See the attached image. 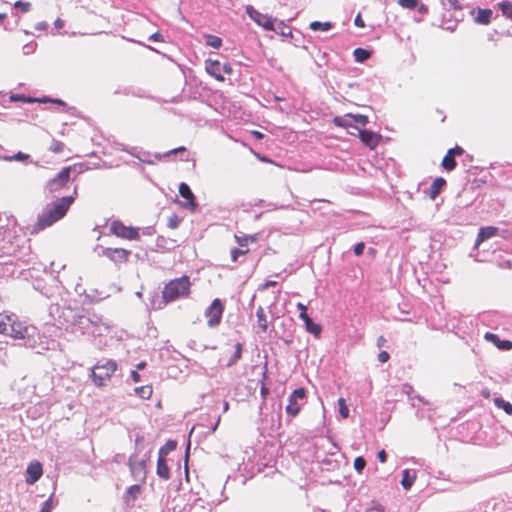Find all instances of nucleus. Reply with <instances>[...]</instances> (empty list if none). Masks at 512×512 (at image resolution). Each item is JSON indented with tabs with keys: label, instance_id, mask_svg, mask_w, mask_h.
Masks as SVG:
<instances>
[{
	"label": "nucleus",
	"instance_id": "nucleus-1",
	"mask_svg": "<svg viewBox=\"0 0 512 512\" xmlns=\"http://www.w3.org/2000/svg\"><path fill=\"white\" fill-rule=\"evenodd\" d=\"M67 329L71 328L73 332L79 331L81 334L101 335L103 328L107 327L103 323L102 316L84 309L63 308L61 316Z\"/></svg>",
	"mask_w": 512,
	"mask_h": 512
},
{
	"label": "nucleus",
	"instance_id": "nucleus-2",
	"mask_svg": "<svg viewBox=\"0 0 512 512\" xmlns=\"http://www.w3.org/2000/svg\"><path fill=\"white\" fill-rule=\"evenodd\" d=\"M74 200L75 196L71 195L59 198L47 205L44 211L38 215L36 227L43 230L62 219L73 204Z\"/></svg>",
	"mask_w": 512,
	"mask_h": 512
},
{
	"label": "nucleus",
	"instance_id": "nucleus-3",
	"mask_svg": "<svg viewBox=\"0 0 512 512\" xmlns=\"http://www.w3.org/2000/svg\"><path fill=\"white\" fill-rule=\"evenodd\" d=\"M4 330L5 335L12 337L14 340L18 341L16 345L23 346L26 348H35L37 344V339L34 335L35 328L24 326L22 323L11 321L9 317H7V325H4L2 328Z\"/></svg>",
	"mask_w": 512,
	"mask_h": 512
},
{
	"label": "nucleus",
	"instance_id": "nucleus-4",
	"mask_svg": "<svg viewBox=\"0 0 512 512\" xmlns=\"http://www.w3.org/2000/svg\"><path fill=\"white\" fill-rule=\"evenodd\" d=\"M191 282L188 276L184 275L171 280L164 286L162 297L165 303L175 301L187 296L190 292Z\"/></svg>",
	"mask_w": 512,
	"mask_h": 512
},
{
	"label": "nucleus",
	"instance_id": "nucleus-5",
	"mask_svg": "<svg viewBox=\"0 0 512 512\" xmlns=\"http://www.w3.org/2000/svg\"><path fill=\"white\" fill-rule=\"evenodd\" d=\"M117 369L114 360H107L105 363H98L92 368V379L97 386H103L105 381L110 379Z\"/></svg>",
	"mask_w": 512,
	"mask_h": 512
},
{
	"label": "nucleus",
	"instance_id": "nucleus-6",
	"mask_svg": "<svg viewBox=\"0 0 512 512\" xmlns=\"http://www.w3.org/2000/svg\"><path fill=\"white\" fill-rule=\"evenodd\" d=\"M224 306L220 299L216 298L205 310V317L208 318L207 325L210 328L218 326L221 322Z\"/></svg>",
	"mask_w": 512,
	"mask_h": 512
},
{
	"label": "nucleus",
	"instance_id": "nucleus-7",
	"mask_svg": "<svg viewBox=\"0 0 512 512\" xmlns=\"http://www.w3.org/2000/svg\"><path fill=\"white\" fill-rule=\"evenodd\" d=\"M71 170V166L62 168L54 178L47 182L45 190L52 194L65 187L70 179Z\"/></svg>",
	"mask_w": 512,
	"mask_h": 512
},
{
	"label": "nucleus",
	"instance_id": "nucleus-8",
	"mask_svg": "<svg viewBox=\"0 0 512 512\" xmlns=\"http://www.w3.org/2000/svg\"><path fill=\"white\" fill-rule=\"evenodd\" d=\"M245 12L249 18L253 20L258 26L264 28L267 31L274 29L273 22H276V18L259 12L252 5H247L245 7Z\"/></svg>",
	"mask_w": 512,
	"mask_h": 512
},
{
	"label": "nucleus",
	"instance_id": "nucleus-9",
	"mask_svg": "<svg viewBox=\"0 0 512 512\" xmlns=\"http://www.w3.org/2000/svg\"><path fill=\"white\" fill-rule=\"evenodd\" d=\"M110 231L117 237L127 240H137L139 238L138 229L128 227L119 220L111 223Z\"/></svg>",
	"mask_w": 512,
	"mask_h": 512
},
{
	"label": "nucleus",
	"instance_id": "nucleus-10",
	"mask_svg": "<svg viewBox=\"0 0 512 512\" xmlns=\"http://www.w3.org/2000/svg\"><path fill=\"white\" fill-rule=\"evenodd\" d=\"M305 397L306 390L304 388L293 390V392L288 397V404L285 408L286 413L291 417L297 416L301 410V405L298 403V401L304 400Z\"/></svg>",
	"mask_w": 512,
	"mask_h": 512
},
{
	"label": "nucleus",
	"instance_id": "nucleus-11",
	"mask_svg": "<svg viewBox=\"0 0 512 512\" xmlns=\"http://www.w3.org/2000/svg\"><path fill=\"white\" fill-rule=\"evenodd\" d=\"M131 251L123 248H103L102 255L114 263H124L128 260Z\"/></svg>",
	"mask_w": 512,
	"mask_h": 512
},
{
	"label": "nucleus",
	"instance_id": "nucleus-12",
	"mask_svg": "<svg viewBox=\"0 0 512 512\" xmlns=\"http://www.w3.org/2000/svg\"><path fill=\"white\" fill-rule=\"evenodd\" d=\"M10 101L11 102H23V103H35V102H39V103H47V102H52V103H55V104H58V105H66L64 101L60 100V99H51L49 97H46L44 96L43 98H34V97H31V96H26L24 94H12L10 96Z\"/></svg>",
	"mask_w": 512,
	"mask_h": 512
},
{
	"label": "nucleus",
	"instance_id": "nucleus-13",
	"mask_svg": "<svg viewBox=\"0 0 512 512\" xmlns=\"http://www.w3.org/2000/svg\"><path fill=\"white\" fill-rule=\"evenodd\" d=\"M179 194L186 200V202L183 204V207L191 211H195L198 204L196 203L195 196L190 186L184 182L180 183Z\"/></svg>",
	"mask_w": 512,
	"mask_h": 512
},
{
	"label": "nucleus",
	"instance_id": "nucleus-14",
	"mask_svg": "<svg viewBox=\"0 0 512 512\" xmlns=\"http://www.w3.org/2000/svg\"><path fill=\"white\" fill-rule=\"evenodd\" d=\"M350 120H353L355 123L365 126L368 123V117L362 114H347L346 118L343 117H335L334 123L339 127H348L351 126Z\"/></svg>",
	"mask_w": 512,
	"mask_h": 512
},
{
	"label": "nucleus",
	"instance_id": "nucleus-15",
	"mask_svg": "<svg viewBox=\"0 0 512 512\" xmlns=\"http://www.w3.org/2000/svg\"><path fill=\"white\" fill-rule=\"evenodd\" d=\"M43 474V468L40 462H31L26 469V482L28 484L36 483Z\"/></svg>",
	"mask_w": 512,
	"mask_h": 512
},
{
	"label": "nucleus",
	"instance_id": "nucleus-16",
	"mask_svg": "<svg viewBox=\"0 0 512 512\" xmlns=\"http://www.w3.org/2000/svg\"><path fill=\"white\" fill-rule=\"evenodd\" d=\"M205 70L206 72L214 77L216 80L223 82L225 80L222 75L221 62L218 60L207 59L205 61Z\"/></svg>",
	"mask_w": 512,
	"mask_h": 512
},
{
	"label": "nucleus",
	"instance_id": "nucleus-17",
	"mask_svg": "<svg viewBox=\"0 0 512 512\" xmlns=\"http://www.w3.org/2000/svg\"><path fill=\"white\" fill-rule=\"evenodd\" d=\"M359 138L365 146L374 149L378 145L381 136L369 130H359Z\"/></svg>",
	"mask_w": 512,
	"mask_h": 512
},
{
	"label": "nucleus",
	"instance_id": "nucleus-18",
	"mask_svg": "<svg viewBox=\"0 0 512 512\" xmlns=\"http://www.w3.org/2000/svg\"><path fill=\"white\" fill-rule=\"evenodd\" d=\"M497 231L498 229L493 226L481 227L479 229L474 247L477 248L482 242L495 236L497 234Z\"/></svg>",
	"mask_w": 512,
	"mask_h": 512
},
{
	"label": "nucleus",
	"instance_id": "nucleus-19",
	"mask_svg": "<svg viewBox=\"0 0 512 512\" xmlns=\"http://www.w3.org/2000/svg\"><path fill=\"white\" fill-rule=\"evenodd\" d=\"M446 186V180L443 177H437L429 187L427 195L430 199L434 200L441 193Z\"/></svg>",
	"mask_w": 512,
	"mask_h": 512
},
{
	"label": "nucleus",
	"instance_id": "nucleus-20",
	"mask_svg": "<svg viewBox=\"0 0 512 512\" xmlns=\"http://www.w3.org/2000/svg\"><path fill=\"white\" fill-rule=\"evenodd\" d=\"M129 467L131 470L132 475L137 478L139 476H145V468H146V461L145 460H137L131 457L129 459Z\"/></svg>",
	"mask_w": 512,
	"mask_h": 512
},
{
	"label": "nucleus",
	"instance_id": "nucleus-21",
	"mask_svg": "<svg viewBox=\"0 0 512 512\" xmlns=\"http://www.w3.org/2000/svg\"><path fill=\"white\" fill-rule=\"evenodd\" d=\"M485 339L494 343L500 350L508 351L512 349V342L509 340H501L498 335L494 333L487 332L485 334Z\"/></svg>",
	"mask_w": 512,
	"mask_h": 512
},
{
	"label": "nucleus",
	"instance_id": "nucleus-22",
	"mask_svg": "<svg viewBox=\"0 0 512 512\" xmlns=\"http://www.w3.org/2000/svg\"><path fill=\"white\" fill-rule=\"evenodd\" d=\"M141 493V487L138 484L131 485L127 488L124 493V502L129 506L133 505L134 501L139 497Z\"/></svg>",
	"mask_w": 512,
	"mask_h": 512
},
{
	"label": "nucleus",
	"instance_id": "nucleus-23",
	"mask_svg": "<svg viewBox=\"0 0 512 512\" xmlns=\"http://www.w3.org/2000/svg\"><path fill=\"white\" fill-rule=\"evenodd\" d=\"M417 478V473L414 470L404 469L402 471L401 485L403 489L410 490Z\"/></svg>",
	"mask_w": 512,
	"mask_h": 512
},
{
	"label": "nucleus",
	"instance_id": "nucleus-24",
	"mask_svg": "<svg viewBox=\"0 0 512 512\" xmlns=\"http://www.w3.org/2000/svg\"><path fill=\"white\" fill-rule=\"evenodd\" d=\"M273 28L269 31H273L283 37H292L291 28L283 20L276 19V22H273Z\"/></svg>",
	"mask_w": 512,
	"mask_h": 512
},
{
	"label": "nucleus",
	"instance_id": "nucleus-25",
	"mask_svg": "<svg viewBox=\"0 0 512 512\" xmlns=\"http://www.w3.org/2000/svg\"><path fill=\"white\" fill-rule=\"evenodd\" d=\"M156 473L161 479L168 480L170 478V469L166 458L158 457Z\"/></svg>",
	"mask_w": 512,
	"mask_h": 512
},
{
	"label": "nucleus",
	"instance_id": "nucleus-26",
	"mask_svg": "<svg viewBox=\"0 0 512 512\" xmlns=\"http://www.w3.org/2000/svg\"><path fill=\"white\" fill-rule=\"evenodd\" d=\"M492 17V10L490 9H477V15L475 17V22L482 25H487L490 23Z\"/></svg>",
	"mask_w": 512,
	"mask_h": 512
},
{
	"label": "nucleus",
	"instance_id": "nucleus-27",
	"mask_svg": "<svg viewBox=\"0 0 512 512\" xmlns=\"http://www.w3.org/2000/svg\"><path fill=\"white\" fill-rule=\"evenodd\" d=\"M256 317L258 322V327L262 332H266L268 329L267 317L265 315L264 309L262 306H259L256 311Z\"/></svg>",
	"mask_w": 512,
	"mask_h": 512
},
{
	"label": "nucleus",
	"instance_id": "nucleus-28",
	"mask_svg": "<svg viewBox=\"0 0 512 512\" xmlns=\"http://www.w3.org/2000/svg\"><path fill=\"white\" fill-rule=\"evenodd\" d=\"M371 51L364 49V48H356L353 51V56L355 58V61L358 63H363L367 61L371 57Z\"/></svg>",
	"mask_w": 512,
	"mask_h": 512
},
{
	"label": "nucleus",
	"instance_id": "nucleus-29",
	"mask_svg": "<svg viewBox=\"0 0 512 512\" xmlns=\"http://www.w3.org/2000/svg\"><path fill=\"white\" fill-rule=\"evenodd\" d=\"M242 351H243V345L241 343L235 344V351L233 355L229 358L226 367H232L234 366L242 357Z\"/></svg>",
	"mask_w": 512,
	"mask_h": 512
},
{
	"label": "nucleus",
	"instance_id": "nucleus-30",
	"mask_svg": "<svg viewBox=\"0 0 512 512\" xmlns=\"http://www.w3.org/2000/svg\"><path fill=\"white\" fill-rule=\"evenodd\" d=\"M177 447V442L175 440H168L165 445H163L158 451V457L166 458V456L174 451Z\"/></svg>",
	"mask_w": 512,
	"mask_h": 512
},
{
	"label": "nucleus",
	"instance_id": "nucleus-31",
	"mask_svg": "<svg viewBox=\"0 0 512 512\" xmlns=\"http://www.w3.org/2000/svg\"><path fill=\"white\" fill-rule=\"evenodd\" d=\"M136 395H138L142 399H149L152 396L153 389L150 385L136 387L134 389Z\"/></svg>",
	"mask_w": 512,
	"mask_h": 512
},
{
	"label": "nucleus",
	"instance_id": "nucleus-32",
	"mask_svg": "<svg viewBox=\"0 0 512 512\" xmlns=\"http://www.w3.org/2000/svg\"><path fill=\"white\" fill-rule=\"evenodd\" d=\"M497 6L506 18L512 19V2L505 0L499 2Z\"/></svg>",
	"mask_w": 512,
	"mask_h": 512
},
{
	"label": "nucleus",
	"instance_id": "nucleus-33",
	"mask_svg": "<svg viewBox=\"0 0 512 512\" xmlns=\"http://www.w3.org/2000/svg\"><path fill=\"white\" fill-rule=\"evenodd\" d=\"M441 165L446 171H452L455 169L457 163L455 158L447 152L442 160Z\"/></svg>",
	"mask_w": 512,
	"mask_h": 512
},
{
	"label": "nucleus",
	"instance_id": "nucleus-34",
	"mask_svg": "<svg viewBox=\"0 0 512 512\" xmlns=\"http://www.w3.org/2000/svg\"><path fill=\"white\" fill-rule=\"evenodd\" d=\"M494 404L497 408L503 409L508 415H512V404L510 402L505 401L501 397H496Z\"/></svg>",
	"mask_w": 512,
	"mask_h": 512
},
{
	"label": "nucleus",
	"instance_id": "nucleus-35",
	"mask_svg": "<svg viewBox=\"0 0 512 512\" xmlns=\"http://www.w3.org/2000/svg\"><path fill=\"white\" fill-rule=\"evenodd\" d=\"M305 328L309 333L313 334L314 336H319L322 332V327L319 324L313 322L311 318L308 321H306Z\"/></svg>",
	"mask_w": 512,
	"mask_h": 512
},
{
	"label": "nucleus",
	"instance_id": "nucleus-36",
	"mask_svg": "<svg viewBox=\"0 0 512 512\" xmlns=\"http://www.w3.org/2000/svg\"><path fill=\"white\" fill-rule=\"evenodd\" d=\"M205 43L207 46L218 49L222 46V39L215 35H205Z\"/></svg>",
	"mask_w": 512,
	"mask_h": 512
},
{
	"label": "nucleus",
	"instance_id": "nucleus-37",
	"mask_svg": "<svg viewBox=\"0 0 512 512\" xmlns=\"http://www.w3.org/2000/svg\"><path fill=\"white\" fill-rule=\"evenodd\" d=\"M332 26L333 24L331 22L313 21L310 23V29L314 31H328Z\"/></svg>",
	"mask_w": 512,
	"mask_h": 512
},
{
	"label": "nucleus",
	"instance_id": "nucleus-38",
	"mask_svg": "<svg viewBox=\"0 0 512 512\" xmlns=\"http://www.w3.org/2000/svg\"><path fill=\"white\" fill-rule=\"evenodd\" d=\"M338 407H339V415L343 419L348 418V416H349V408H348L344 398H339L338 399Z\"/></svg>",
	"mask_w": 512,
	"mask_h": 512
},
{
	"label": "nucleus",
	"instance_id": "nucleus-39",
	"mask_svg": "<svg viewBox=\"0 0 512 512\" xmlns=\"http://www.w3.org/2000/svg\"><path fill=\"white\" fill-rule=\"evenodd\" d=\"M64 147L65 145L63 142L53 139L49 150L53 153H61L63 152Z\"/></svg>",
	"mask_w": 512,
	"mask_h": 512
},
{
	"label": "nucleus",
	"instance_id": "nucleus-40",
	"mask_svg": "<svg viewBox=\"0 0 512 512\" xmlns=\"http://www.w3.org/2000/svg\"><path fill=\"white\" fill-rule=\"evenodd\" d=\"M13 7L20 9L22 13H27L31 8V4L29 2H23L19 0L14 3Z\"/></svg>",
	"mask_w": 512,
	"mask_h": 512
},
{
	"label": "nucleus",
	"instance_id": "nucleus-41",
	"mask_svg": "<svg viewBox=\"0 0 512 512\" xmlns=\"http://www.w3.org/2000/svg\"><path fill=\"white\" fill-rule=\"evenodd\" d=\"M365 467H366V460L363 457L359 456V457L355 458L354 468L356 471L362 472Z\"/></svg>",
	"mask_w": 512,
	"mask_h": 512
},
{
	"label": "nucleus",
	"instance_id": "nucleus-42",
	"mask_svg": "<svg viewBox=\"0 0 512 512\" xmlns=\"http://www.w3.org/2000/svg\"><path fill=\"white\" fill-rule=\"evenodd\" d=\"M399 5L403 8L415 9L418 6V0H399Z\"/></svg>",
	"mask_w": 512,
	"mask_h": 512
},
{
	"label": "nucleus",
	"instance_id": "nucleus-43",
	"mask_svg": "<svg viewBox=\"0 0 512 512\" xmlns=\"http://www.w3.org/2000/svg\"><path fill=\"white\" fill-rule=\"evenodd\" d=\"M180 222H181V219L177 215L173 214L172 216L169 217L167 226L170 229H176V228H178Z\"/></svg>",
	"mask_w": 512,
	"mask_h": 512
},
{
	"label": "nucleus",
	"instance_id": "nucleus-44",
	"mask_svg": "<svg viewBox=\"0 0 512 512\" xmlns=\"http://www.w3.org/2000/svg\"><path fill=\"white\" fill-rule=\"evenodd\" d=\"M172 242H173L172 240H168L163 236H159L157 238L156 245L159 249H170V247H168V243H172Z\"/></svg>",
	"mask_w": 512,
	"mask_h": 512
},
{
	"label": "nucleus",
	"instance_id": "nucleus-45",
	"mask_svg": "<svg viewBox=\"0 0 512 512\" xmlns=\"http://www.w3.org/2000/svg\"><path fill=\"white\" fill-rule=\"evenodd\" d=\"M446 9L461 10L462 6L459 0H447V3H443Z\"/></svg>",
	"mask_w": 512,
	"mask_h": 512
},
{
	"label": "nucleus",
	"instance_id": "nucleus-46",
	"mask_svg": "<svg viewBox=\"0 0 512 512\" xmlns=\"http://www.w3.org/2000/svg\"><path fill=\"white\" fill-rule=\"evenodd\" d=\"M36 47H37V43L32 41V42L25 44L23 46L22 50L25 55H29V54H32L35 52Z\"/></svg>",
	"mask_w": 512,
	"mask_h": 512
},
{
	"label": "nucleus",
	"instance_id": "nucleus-47",
	"mask_svg": "<svg viewBox=\"0 0 512 512\" xmlns=\"http://www.w3.org/2000/svg\"><path fill=\"white\" fill-rule=\"evenodd\" d=\"M53 507V498L50 496L47 500H45L41 506L40 512H51Z\"/></svg>",
	"mask_w": 512,
	"mask_h": 512
},
{
	"label": "nucleus",
	"instance_id": "nucleus-48",
	"mask_svg": "<svg viewBox=\"0 0 512 512\" xmlns=\"http://www.w3.org/2000/svg\"><path fill=\"white\" fill-rule=\"evenodd\" d=\"M247 252H248V250L234 248L231 250V259L234 262H236L238 260L239 256H242V255L246 254Z\"/></svg>",
	"mask_w": 512,
	"mask_h": 512
},
{
	"label": "nucleus",
	"instance_id": "nucleus-49",
	"mask_svg": "<svg viewBox=\"0 0 512 512\" xmlns=\"http://www.w3.org/2000/svg\"><path fill=\"white\" fill-rule=\"evenodd\" d=\"M30 158V155L23 153L21 151L9 157V159H14V161H26Z\"/></svg>",
	"mask_w": 512,
	"mask_h": 512
},
{
	"label": "nucleus",
	"instance_id": "nucleus-50",
	"mask_svg": "<svg viewBox=\"0 0 512 512\" xmlns=\"http://www.w3.org/2000/svg\"><path fill=\"white\" fill-rule=\"evenodd\" d=\"M365 249V243L364 242H358L353 247V252L356 256H360L363 254Z\"/></svg>",
	"mask_w": 512,
	"mask_h": 512
},
{
	"label": "nucleus",
	"instance_id": "nucleus-51",
	"mask_svg": "<svg viewBox=\"0 0 512 512\" xmlns=\"http://www.w3.org/2000/svg\"><path fill=\"white\" fill-rule=\"evenodd\" d=\"M448 153L455 158V156L462 155L464 153V150L459 146H455L454 148L449 149Z\"/></svg>",
	"mask_w": 512,
	"mask_h": 512
},
{
	"label": "nucleus",
	"instance_id": "nucleus-52",
	"mask_svg": "<svg viewBox=\"0 0 512 512\" xmlns=\"http://www.w3.org/2000/svg\"><path fill=\"white\" fill-rule=\"evenodd\" d=\"M221 69H222V73H225L228 75H231L233 72V68H232L231 64L228 62L221 63Z\"/></svg>",
	"mask_w": 512,
	"mask_h": 512
},
{
	"label": "nucleus",
	"instance_id": "nucleus-53",
	"mask_svg": "<svg viewBox=\"0 0 512 512\" xmlns=\"http://www.w3.org/2000/svg\"><path fill=\"white\" fill-rule=\"evenodd\" d=\"M149 40L155 41V42H163L164 41V37H163V35L161 33L155 32L152 35H150Z\"/></svg>",
	"mask_w": 512,
	"mask_h": 512
},
{
	"label": "nucleus",
	"instance_id": "nucleus-54",
	"mask_svg": "<svg viewBox=\"0 0 512 512\" xmlns=\"http://www.w3.org/2000/svg\"><path fill=\"white\" fill-rule=\"evenodd\" d=\"M186 152V148L181 146V147H178V148H175V149H172L170 151H168L165 156H170V155H176V154H179V153H185Z\"/></svg>",
	"mask_w": 512,
	"mask_h": 512
},
{
	"label": "nucleus",
	"instance_id": "nucleus-55",
	"mask_svg": "<svg viewBox=\"0 0 512 512\" xmlns=\"http://www.w3.org/2000/svg\"><path fill=\"white\" fill-rule=\"evenodd\" d=\"M390 358V355L387 351H381L379 354H378V360L381 362V363H385L389 360Z\"/></svg>",
	"mask_w": 512,
	"mask_h": 512
},
{
	"label": "nucleus",
	"instance_id": "nucleus-56",
	"mask_svg": "<svg viewBox=\"0 0 512 512\" xmlns=\"http://www.w3.org/2000/svg\"><path fill=\"white\" fill-rule=\"evenodd\" d=\"M377 458L381 463H385L387 461V453L385 450H380L377 454Z\"/></svg>",
	"mask_w": 512,
	"mask_h": 512
},
{
	"label": "nucleus",
	"instance_id": "nucleus-57",
	"mask_svg": "<svg viewBox=\"0 0 512 512\" xmlns=\"http://www.w3.org/2000/svg\"><path fill=\"white\" fill-rule=\"evenodd\" d=\"M277 285V281H274V280H267L262 286H261V290H265V289H268L269 287H274Z\"/></svg>",
	"mask_w": 512,
	"mask_h": 512
},
{
	"label": "nucleus",
	"instance_id": "nucleus-58",
	"mask_svg": "<svg viewBox=\"0 0 512 512\" xmlns=\"http://www.w3.org/2000/svg\"><path fill=\"white\" fill-rule=\"evenodd\" d=\"M354 24L357 26V27H360V28H363L365 26L364 24V21L361 17L360 14H358L355 19H354Z\"/></svg>",
	"mask_w": 512,
	"mask_h": 512
},
{
	"label": "nucleus",
	"instance_id": "nucleus-59",
	"mask_svg": "<svg viewBox=\"0 0 512 512\" xmlns=\"http://www.w3.org/2000/svg\"><path fill=\"white\" fill-rule=\"evenodd\" d=\"M48 27V23L46 21H41V22H38L36 25H35V29L36 30H39V31H43V30H46Z\"/></svg>",
	"mask_w": 512,
	"mask_h": 512
},
{
	"label": "nucleus",
	"instance_id": "nucleus-60",
	"mask_svg": "<svg viewBox=\"0 0 512 512\" xmlns=\"http://www.w3.org/2000/svg\"><path fill=\"white\" fill-rule=\"evenodd\" d=\"M130 375H131L132 380L135 383H138V382L141 381V376H140V374L137 371L132 370Z\"/></svg>",
	"mask_w": 512,
	"mask_h": 512
},
{
	"label": "nucleus",
	"instance_id": "nucleus-61",
	"mask_svg": "<svg viewBox=\"0 0 512 512\" xmlns=\"http://www.w3.org/2000/svg\"><path fill=\"white\" fill-rule=\"evenodd\" d=\"M260 394H261L263 400H265L267 395L269 394V388H267L264 384H262L261 389H260Z\"/></svg>",
	"mask_w": 512,
	"mask_h": 512
},
{
	"label": "nucleus",
	"instance_id": "nucleus-62",
	"mask_svg": "<svg viewBox=\"0 0 512 512\" xmlns=\"http://www.w3.org/2000/svg\"><path fill=\"white\" fill-rule=\"evenodd\" d=\"M416 8L418 9V12L421 14H426L428 12V6L425 4H418Z\"/></svg>",
	"mask_w": 512,
	"mask_h": 512
},
{
	"label": "nucleus",
	"instance_id": "nucleus-63",
	"mask_svg": "<svg viewBox=\"0 0 512 512\" xmlns=\"http://www.w3.org/2000/svg\"><path fill=\"white\" fill-rule=\"evenodd\" d=\"M403 392L406 393L407 395H410L411 392L413 391V388L411 385L409 384H404L403 385V388H402Z\"/></svg>",
	"mask_w": 512,
	"mask_h": 512
},
{
	"label": "nucleus",
	"instance_id": "nucleus-64",
	"mask_svg": "<svg viewBox=\"0 0 512 512\" xmlns=\"http://www.w3.org/2000/svg\"><path fill=\"white\" fill-rule=\"evenodd\" d=\"M54 26L57 28V29H60L64 26V22L63 20H61L60 18H57L55 21H54Z\"/></svg>",
	"mask_w": 512,
	"mask_h": 512
}]
</instances>
